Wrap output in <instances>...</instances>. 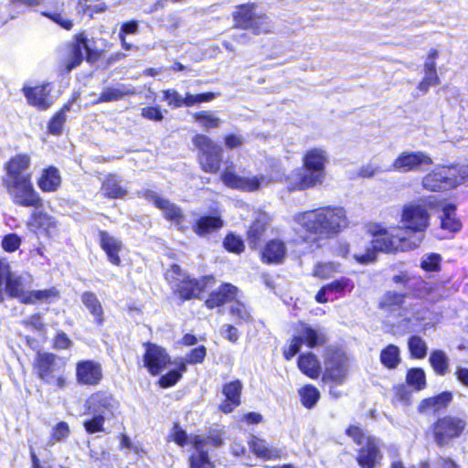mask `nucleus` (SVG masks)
I'll list each match as a JSON object with an SVG mask.
<instances>
[{"label":"nucleus","mask_w":468,"mask_h":468,"mask_svg":"<svg viewBox=\"0 0 468 468\" xmlns=\"http://www.w3.org/2000/svg\"><path fill=\"white\" fill-rule=\"evenodd\" d=\"M327 153L320 147L307 149L302 156V165L285 176L282 167L271 164L266 175L242 176L230 163L220 175L221 183L228 188L253 193L275 182H284L289 192L304 191L322 185L326 176Z\"/></svg>","instance_id":"nucleus-1"},{"label":"nucleus","mask_w":468,"mask_h":468,"mask_svg":"<svg viewBox=\"0 0 468 468\" xmlns=\"http://www.w3.org/2000/svg\"><path fill=\"white\" fill-rule=\"evenodd\" d=\"M31 165V156L27 153L12 155L4 164L2 185L13 204L35 209L30 214L28 226L37 230H48L55 227V222L51 216L39 210L44 207V200L34 186Z\"/></svg>","instance_id":"nucleus-2"},{"label":"nucleus","mask_w":468,"mask_h":468,"mask_svg":"<svg viewBox=\"0 0 468 468\" xmlns=\"http://www.w3.org/2000/svg\"><path fill=\"white\" fill-rule=\"evenodd\" d=\"M399 229V226L387 228L381 223L371 224L367 229L372 238L371 244L366 248L365 252L354 254V261L360 265H368L377 261L378 252L396 254L417 249L419 243L411 240L410 237L394 233Z\"/></svg>","instance_id":"nucleus-3"},{"label":"nucleus","mask_w":468,"mask_h":468,"mask_svg":"<svg viewBox=\"0 0 468 468\" xmlns=\"http://www.w3.org/2000/svg\"><path fill=\"white\" fill-rule=\"evenodd\" d=\"M296 221L309 234L331 239L348 227L346 211L343 207L325 206L304 211L296 217Z\"/></svg>","instance_id":"nucleus-4"},{"label":"nucleus","mask_w":468,"mask_h":468,"mask_svg":"<svg viewBox=\"0 0 468 468\" xmlns=\"http://www.w3.org/2000/svg\"><path fill=\"white\" fill-rule=\"evenodd\" d=\"M165 280L171 287L172 295L181 303L200 299L207 285L216 282L213 274L204 275L197 279L184 272L177 263H172L164 273Z\"/></svg>","instance_id":"nucleus-5"},{"label":"nucleus","mask_w":468,"mask_h":468,"mask_svg":"<svg viewBox=\"0 0 468 468\" xmlns=\"http://www.w3.org/2000/svg\"><path fill=\"white\" fill-rule=\"evenodd\" d=\"M192 144L197 149V162L201 171L207 174L221 175L232 161L224 162V150L221 145L211 137L204 133H196L192 136ZM237 171V166H235ZM238 174V172H236ZM221 181V179L219 178Z\"/></svg>","instance_id":"nucleus-6"},{"label":"nucleus","mask_w":468,"mask_h":468,"mask_svg":"<svg viewBox=\"0 0 468 468\" xmlns=\"http://www.w3.org/2000/svg\"><path fill=\"white\" fill-rule=\"evenodd\" d=\"M66 53L60 58L58 67L62 73H69L80 66L83 60L93 64L102 58L103 50L93 48L90 46L85 31H80L73 35L70 41L66 43Z\"/></svg>","instance_id":"nucleus-7"},{"label":"nucleus","mask_w":468,"mask_h":468,"mask_svg":"<svg viewBox=\"0 0 468 468\" xmlns=\"http://www.w3.org/2000/svg\"><path fill=\"white\" fill-rule=\"evenodd\" d=\"M468 177V167L437 165L421 178V186L429 192H445L456 188Z\"/></svg>","instance_id":"nucleus-8"},{"label":"nucleus","mask_w":468,"mask_h":468,"mask_svg":"<svg viewBox=\"0 0 468 468\" xmlns=\"http://www.w3.org/2000/svg\"><path fill=\"white\" fill-rule=\"evenodd\" d=\"M429 431L434 443L439 448H443L468 432V420L465 416L445 414L432 421Z\"/></svg>","instance_id":"nucleus-9"},{"label":"nucleus","mask_w":468,"mask_h":468,"mask_svg":"<svg viewBox=\"0 0 468 468\" xmlns=\"http://www.w3.org/2000/svg\"><path fill=\"white\" fill-rule=\"evenodd\" d=\"M66 362L52 352L38 351L32 363V368L42 382L53 385L58 389H63L67 386V378L63 375Z\"/></svg>","instance_id":"nucleus-10"},{"label":"nucleus","mask_w":468,"mask_h":468,"mask_svg":"<svg viewBox=\"0 0 468 468\" xmlns=\"http://www.w3.org/2000/svg\"><path fill=\"white\" fill-rule=\"evenodd\" d=\"M258 5L247 2L235 6L231 13L233 28L250 30L254 35L271 33L270 19L266 13H257Z\"/></svg>","instance_id":"nucleus-11"},{"label":"nucleus","mask_w":468,"mask_h":468,"mask_svg":"<svg viewBox=\"0 0 468 468\" xmlns=\"http://www.w3.org/2000/svg\"><path fill=\"white\" fill-rule=\"evenodd\" d=\"M431 215L428 208L419 203H407L401 207L399 227L408 236H417L420 244L423 237L430 227Z\"/></svg>","instance_id":"nucleus-12"},{"label":"nucleus","mask_w":468,"mask_h":468,"mask_svg":"<svg viewBox=\"0 0 468 468\" xmlns=\"http://www.w3.org/2000/svg\"><path fill=\"white\" fill-rule=\"evenodd\" d=\"M295 330L297 335L290 339L288 346L282 347V356L286 361H290L298 354L303 345L309 348H314L325 345L327 341L326 335L323 332L317 331L305 322L299 321Z\"/></svg>","instance_id":"nucleus-13"},{"label":"nucleus","mask_w":468,"mask_h":468,"mask_svg":"<svg viewBox=\"0 0 468 468\" xmlns=\"http://www.w3.org/2000/svg\"><path fill=\"white\" fill-rule=\"evenodd\" d=\"M348 357L343 350L340 348L328 349L324 356L322 381L335 386L345 383L348 373Z\"/></svg>","instance_id":"nucleus-14"},{"label":"nucleus","mask_w":468,"mask_h":468,"mask_svg":"<svg viewBox=\"0 0 468 468\" xmlns=\"http://www.w3.org/2000/svg\"><path fill=\"white\" fill-rule=\"evenodd\" d=\"M143 347V366L151 376H159L172 364V357L164 346L146 341Z\"/></svg>","instance_id":"nucleus-15"},{"label":"nucleus","mask_w":468,"mask_h":468,"mask_svg":"<svg viewBox=\"0 0 468 468\" xmlns=\"http://www.w3.org/2000/svg\"><path fill=\"white\" fill-rule=\"evenodd\" d=\"M433 165L431 156L422 151H403L392 162L391 169L399 173L418 172Z\"/></svg>","instance_id":"nucleus-16"},{"label":"nucleus","mask_w":468,"mask_h":468,"mask_svg":"<svg viewBox=\"0 0 468 468\" xmlns=\"http://www.w3.org/2000/svg\"><path fill=\"white\" fill-rule=\"evenodd\" d=\"M354 290V281L349 277L342 276L324 284L315 293L314 299L318 303H326L329 301L343 298Z\"/></svg>","instance_id":"nucleus-17"},{"label":"nucleus","mask_w":468,"mask_h":468,"mask_svg":"<svg viewBox=\"0 0 468 468\" xmlns=\"http://www.w3.org/2000/svg\"><path fill=\"white\" fill-rule=\"evenodd\" d=\"M383 461L378 439L367 436L365 443L357 450L356 462L360 468H378Z\"/></svg>","instance_id":"nucleus-18"},{"label":"nucleus","mask_w":468,"mask_h":468,"mask_svg":"<svg viewBox=\"0 0 468 468\" xmlns=\"http://www.w3.org/2000/svg\"><path fill=\"white\" fill-rule=\"evenodd\" d=\"M119 407V401L111 393L98 390L89 397L86 410L89 413L103 414L106 418H113Z\"/></svg>","instance_id":"nucleus-19"},{"label":"nucleus","mask_w":468,"mask_h":468,"mask_svg":"<svg viewBox=\"0 0 468 468\" xmlns=\"http://www.w3.org/2000/svg\"><path fill=\"white\" fill-rule=\"evenodd\" d=\"M76 381L80 386L96 387L103 378L102 367L92 359H82L76 363Z\"/></svg>","instance_id":"nucleus-20"},{"label":"nucleus","mask_w":468,"mask_h":468,"mask_svg":"<svg viewBox=\"0 0 468 468\" xmlns=\"http://www.w3.org/2000/svg\"><path fill=\"white\" fill-rule=\"evenodd\" d=\"M241 292L239 287L231 282H222L217 289L211 291L204 301V305L208 310L223 307L239 299Z\"/></svg>","instance_id":"nucleus-21"},{"label":"nucleus","mask_w":468,"mask_h":468,"mask_svg":"<svg viewBox=\"0 0 468 468\" xmlns=\"http://www.w3.org/2000/svg\"><path fill=\"white\" fill-rule=\"evenodd\" d=\"M28 105L38 111H47L53 104L48 84L42 83L35 86H24L21 89Z\"/></svg>","instance_id":"nucleus-22"},{"label":"nucleus","mask_w":468,"mask_h":468,"mask_svg":"<svg viewBox=\"0 0 468 468\" xmlns=\"http://www.w3.org/2000/svg\"><path fill=\"white\" fill-rule=\"evenodd\" d=\"M243 384L239 379L226 382L222 386L221 392L224 399L218 405V410L224 414H229L241 405Z\"/></svg>","instance_id":"nucleus-23"},{"label":"nucleus","mask_w":468,"mask_h":468,"mask_svg":"<svg viewBox=\"0 0 468 468\" xmlns=\"http://www.w3.org/2000/svg\"><path fill=\"white\" fill-rule=\"evenodd\" d=\"M247 443L250 452L261 461H277L286 455L282 449L270 445L266 440L256 435H250Z\"/></svg>","instance_id":"nucleus-24"},{"label":"nucleus","mask_w":468,"mask_h":468,"mask_svg":"<svg viewBox=\"0 0 468 468\" xmlns=\"http://www.w3.org/2000/svg\"><path fill=\"white\" fill-rule=\"evenodd\" d=\"M190 443L195 451L187 458L188 468H216L215 462L205 449V441L201 435L192 436Z\"/></svg>","instance_id":"nucleus-25"},{"label":"nucleus","mask_w":468,"mask_h":468,"mask_svg":"<svg viewBox=\"0 0 468 468\" xmlns=\"http://www.w3.org/2000/svg\"><path fill=\"white\" fill-rule=\"evenodd\" d=\"M287 257L286 243L280 239H269L261 248L260 259L267 265H279L284 262Z\"/></svg>","instance_id":"nucleus-26"},{"label":"nucleus","mask_w":468,"mask_h":468,"mask_svg":"<svg viewBox=\"0 0 468 468\" xmlns=\"http://www.w3.org/2000/svg\"><path fill=\"white\" fill-rule=\"evenodd\" d=\"M438 58L439 51L436 48H431L423 66L424 77L418 84V89L422 93H426L430 87L440 84V78L436 69V60Z\"/></svg>","instance_id":"nucleus-27"},{"label":"nucleus","mask_w":468,"mask_h":468,"mask_svg":"<svg viewBox=\"0 0 468 468\" xmlns=\"http://www.w3.org/2000/svg\"><path fill=\"white\" fill-rule=\"evenodd\" d=\"M99 245L105 252L108 261L114 266L122 265L120 252L122 250V240L112 237L107 231L100 230L98 233Z\"/></svg>","instance_id":"nucleus-28"},{"label":"nucleus","mask_w":468,"mask_h":468,"mask_svg":"<svg viewBox=\"0 0 468 468\" xmlns=\"http://www.w3.org/2000/svg\"><path fill=\"white\" fill-rule=\"evenodd\" d=\"M452 393L451 391H442L437 395L425 398L418 405L419 413H439L447 410L452 401Z\"/></svg>","instance_id":"nucleus-29"},{"label":"nucleus","mask_w":468,"mask_h":468,"mask_svg":"<svg viewBox=\"0 0 468 468\" xmlns=\"http://www.w3.org/2000/svg\"><path fill=\"white\" fill-rule=\"evenodd\" d=\"M37 185L43 193L58 191L62 185V177L58 168L53 165L43 168L37 179Z\"/></svg>","instance_id":"nucleus-30"},{"label":"nucleus","mask_w":468,"mask_h":468,"mask_svg":"<svg viewBox=\"0 0 468 468\" xmlns=\"http://www.w3.org/2000/svg\"><path fill=\"white\" fill-rule=\"evenodd\" d=\"M224 226V221L218 214H205L197 218L192 225V230L194 233L204 238L217 232Z\"/></svg>","instance_id":"nucleus-31"},{"label":"nucleus","mask_w":468,"mask_h":468,"mask_svg":"<svg viewBox=\"0 0 468 468\" xmlns=\"http://www.w3.org/2000/svg\"><path fill=\"white\" fill-rule=\"evenodd\" d=\"M65 3L62 0H55L50 3L49 8L40 12V15L50 21L54 22L61 28L70 31L74 23L73 20L69 18L64 11Z\"/></svg>","instance_id":"nucleus-32"},{"label":"nucleus","mask_w":468,"mask_h":468,"mask_svg":"<svg viewBox=\"0 0 468 468\" xmlns=\"http://www.w3.org/2000/svg\"><path fill=\"white\" fill-rule=\"evenodd\" d=\"M407 292H400L394 290L386 291L378 303V308L388 313H394L404 309Z\"/></svg>","instance_id":"nucleus-33"},{"label":"nucleus","mask_w":468,"mask_h":468,"mask_svg":"<svg viewBox=\"0 0 468 468\" xmlns=\"http://www.w3.org/2000/svg\"><path fill=\"white\" fill-rule=\"evenodd\" d=\"M157 201L158 204H156V208L163 212L164 218L168 222L175 224L180 229H183L182 225L185 222L186 217L182 208L167 198Z\"/></svg>","instance_id":"nucleus-34"},{"label":"nucleus","mask_w":468,"mask_h":468,"mask_svg":"<svg viewBox=\"0 0 468 468\" xmlns=\"http://www.w3.org/2000/svg\"><path fill=\"white\" fill-rule=\"evenodd\" d=\"M299 370L312 379H317L321 373V365L317 356L312 352L299 355L297 358Z\"/></svg>","instance_id":"nucleus-35"},{"label":"nucleus","mask_w":468,"mask_h":468,"mask_svg":"<svg viewBox=\"0 0 468 468\" xmlns=\"http://www.w3.org/2000/svg\"><path fill=\"white\" fill-rule=\"evenodd\" d=\"M80 299L84 306L93 316L95 324L101 326L105 322V316L102 304L96 293L91 291H85L81 293Z\"/></svg>","instance_id":"nucleus-36"},{"label":"nucleus","mask_w":468,"mask_h":468,"mask_svg":"<svg viewBox=\"0 0 468 468\" xmlns=\"http://www.w3.org/2000/svg\"><path fill=\"white\" fill-rule=\"evenodd\" d=\"M440 219V227L443 230L456 233L462 229L463 224L456 217V206L453 203H447L443 206Z\"/></svg>","instance_id":"nucleus-37"},{"label":"nucleus","mask_w":468,"mask_h":468,"mask_svg":"<svg viewBox=\"0 0 468 468\" xmlns=\"http://www.w3.org/2000/svg\"><path fill=\"white\" fill-rule=\"evenodd\" d=\"M59 298V291L56 287H50L48 289L27 292L22 296L20 302L25 304H34L37 303H51Z\"/></svg>","instance_id":"nucleus-38"},{"label":"nucleus","mask_w":468,"mask_h":468,"mask_svg":"<svg viewBox=\"0 0 468 468\" xmlns=\"http://www.w3.org/2000/svg\"><path fill=\"white\" fill-rule=\"evenodd\" d=\"M267 230V222L263 218H255L246 232L248 243L252 250L259 248Z\"/></svg>","instance_id":"nucleus-39"},{"label":"nucleus","mask_w":468,"mask_h":468,"mask_svg":"<svg viewBox=\"0 0 468 468\" xmlns=\"http://www.w3.org/2000/svg\"><path fill=\"white\" fill-rule=\"evenodd\" d=\"M101 193L108 199H119L126 196L127 191L113 175H109L101 186Z\"/></svg>","instance_id":"nucleus-40"},{"label":"nucleus","mask_w":468,"mask_h":468,"mask_svg":"<svg viewBox=\"0 0 468 468\" xmlns=\"http://www.w3.org/2000/svg\"><path fill=\"white\" fill-rule=\"evenodd\" d=\"M340 263L335 261H318L312 270L311 275L319 280H330L340 272Z\"/></svg>","instance_id":"nucleus-41"},{"label":"nucleus","mask_w":468,"mask_h":468,"mask_svg":"<svg viewBox=\"0 0 468 468\" xmlns=\"http://www.w3.org/2000/svg\"><path fill=\"white\" fill-rule=\"evenodd\" d=\"M300 402L306 410L315 407L321 398L319 389L313 384H304L298 389Z\"/></svg>","instance_id":"nucleus-42"},{"label":"nucleus","mask_w":468,"mask_h":468,"mask_svg":"<svg viewBox=\"0 0 468 468\" xmlns=\"http://www.w3.org/2000/svg\"><path fill=\"white\" fill-rule=\"evenodd\" d=\"M380 363L388 369H395L401 362L399 348L394 344H388L379 355Z\"/></svg>","instance_id":"nucleus-43"},{"label":"nucleus","mask_w":468,"mask_h":468,"mask_svg":"<svg viewBox=\"0 0 468 468\" xmlns=\"http://www.w3.org/2000/svg\"><path fill=\"white\" fill-rule=\"evenodd\" d=\"M406 384L415 391H420L426 388V374L421 367H411L406 373Z\"/></svg>","instance_id":"nucleus-44"},{"label":"nucleus","mask_w":468,"mask_h":468,"mask_svg":"<svg viewBox=\"0 0 468 468\" xmlns=\"http://www.w3.org/2000/svg\"><path fill=\"white\" fill-rule=\"evenodd\" d=\"M408 289V297L418 300L427 299L434 292V288L421 277H418Z\"/></svg>","instance_id":"nucleus-45"},{"label":"nucleus","mask_w":468,"mask_h":468,"mask_svg":"<svg viewBox=\"0 0 468 468\" xmlns=\"http://www.w3.org/2000/svg\"><path fill=\"white\" fill-rule=\"evenodd\" d=\"M429 362L434 372L439 376H444L449 370L448 356L441 349H435L431 352Z\"/></svg>","instance_id":"nucleus-46"},{"label":"nucleus","mask_w":468,"mask_h":468,"mask_svg":"<svg viewBox=\"0 0 468 468\" xmlns=\"http://www.w3.org/2000/svg\"><path fill=\"white\" fill-rule=\"evenodd\" d=\"M134 90L126 89L122 86L121 89L107 87L100 93L96 103L116 101L122 99L126 95H133Z\"/></svg>","instance_id":"nucleus-47"},{"label":"nucleus","mask_w":468,"mask_h":468,"mask_svg":"<svg viewBox=\"0 0 468 468\" xmlns=\"http://www.w3.org/2000/svg\"><path fill=\"white\" fill-rule=\"evenodd\" d=\"M408 349L410 357L413 359H422L428 353L426 342L417 335H413L408 339Z\"/></svg>","instance_id":"nucleus-48"},{"label":"nucleus","mask_w":468,"mask_h":468,"mask_svg":"<svg viewBox=\"0 0 468 468\" xmlns=\"http://www.w3.org/2000/svg\"><path fill=\"white\" fill-rule=\"evenodd\" d=\"M226 439V431L223 428L209 427L206 432V437H203L205 446L209 445L213 448H220L224 445Z\"/></svg>","instance_id":"nucleus-49"},{"label":"nucleus","mask_w":468,"mask_h":468,"mask_svg":"<svg viewBox=\"0 0 468 468\" xmlns=\"http://www.w3.org/2000/svg\"><path fill=\"white\" fill-rule=\"evenodd\" d=\"M106 416L103 414H96L83 420L82 426L88 434H95L104 431V424Z\"/></svg>","instance_id":"nucleus-50"},{"label":"nucleus","mask_w":468,"mask_h":468,"mask_svg":"<svg viewBox=\"0 0 468 468\" xmlns=\"http://www.w3.org/2000/svg\"><path fill=\"white\" fill-rule=\"evenodd\" d=\"M5 289L7 292L8 296L16 298H22L23 291H22V282L19 277L14 275L12 270L9 271V274L4 280Z\"/></svg>","instance_id":"nucleus-51"},{"label":"nucleus","mask_w":468,"mask_h":468,"mask_svg":"<svg viewBox=\"0 0 468 468\" xmlns=\"http://www.w3.org/2000/svg\"><path fill=\"white\" fill-rule=\"evenodd\" d=\"M229 314L237 319L238 323H250L252 321V317L247 305L239 301L233 302L229 307Z\"/></svg>","instance_id":"nucleus-52"},{"label":"nucleus","mask_w":468,"mask_h":468,"mask_svg":"<svg viewBox=\"0 0 468 468\" xmlns=\"http://www.w3.org/2000/svg\"><path fill=\"white\" fill-rule=\"evenodd\" d=\"M442 258L437 252L428 253L420 263V267L426 272H438L441 270Z\"/></svg>","instance_id":"nucleus-53"},{"label":"nucleus","mask_w":468,"mask_h":468,"mask_svg":"<svg viewBox=\"0 0 468 468\" xmlns=\"http://www.w3.org/2000/svg\"><path fill=\"white\" fill-rule=\"evenodd\" d=\"M194 119L206 129L218 128L221 121L218 117L207 111H200L193 114Z\"/></svg>","instance_id":"nucleus-54"},{"label":"nucleus","mask_w":468,"mask_h":468,"mask_svg":"<svg viewBox=\"0 0 468 468\" xmlns=\"http://www.w3.org/2000/svg\"><path fill=\"white\" fill-rule=\"evenodd\" d=\"M224 248L229 251L240 254L245 250V245L240 237L230 232L228 233L223 239Z\"/></svg>","instance_id":"nucleus-55"},{"label":"nucleus","mask_w":468,"mask_h":468,"mask_svg":"<svg viewBox=\"0 0 468 468\" xmlns=\"http://www.w3.org/2000/svg\"><path fill=\"white\" fill-rule=\"evenodd\" d=\"M169 441H174L179 447H185L190 442L186 431L182 429L178 422L173 423L172 431L168 437Z\"/></svg>","instance_id":"nucleus-56"},{"label":"nucleus","mask_w":468,"mask_h":468,"mask_svg":"<svg viewBox=\"0 0 468 468\" xmlns=\"http://www.w3.org/2000/svg\"><path fill=\"white\" fill-rule=\"evenodd\" d=\"M22 244V239L16 233H8L1 240V247L4 251L12 253L16 251Z\"/></svg>","instance_id":"nucleus-57"},{"label":"nucleus","mask_w":468,"mask_h":468,"mask_svg":"<svg viewBox=\"0 0 468 468\" xmlns=\"http://www.w3.org/2000/svg\"><path fill=\"white\" fill-rule=\"evenodd\" d=\"M70 435V429L66 421L58 422L51 430L50 440L54 442H60L68 439Z\"/></svg>","instance_id":"nucleus-58"},{"label":"nucleus","mask_w":468,"mask_h":468,"mask_svg":"<svg viewBox=\"0 0 468 468\" xmlns=\"http://www.w3.org/2000/svg\"><path fill=\"white\" fill-rule=\"evenodd\" d=\"M394 402H399L405 405L410 404L411 392L404 383L397 384L392 387Z\"/></svg>","instance_id":"nucleus-59"},{"label":"nucleus","mask_w":468,"mask_h":468,"mask_svg":"<svg viewBox=\"0 0 468 468\" xmlns=\"http://www.w3.org/2000/svg\"><path fill=\"white\" fill-rule=\"evenodd\" d=\"M73 345L71 339L68 335L62 331H57L51 340V346L54 350H67L69 349Z\"/></svg>","instance_id":"nucleus-60"},{"label":"nucleus","mask_w":468,"mask_h":468,"mask_svg":"<svg viewBox=\"0 0 468 468\" xmlns=\"http://www.w3.org/2000/svg\"><path fill=\"white\" fill-rule=\"evenodd\" d=\"M66 120V116H62L55 112L48 122V133L56 136L60 135L63 132Z\"/></svg>","instance_id":"nucleus-61"},{"label":"nucleus","mask_w":468,"mask_h":468,"mask_svg":"<svg viewBox=\"0 0 468 468\" xmlns=\"http://www.w3.org/2000/svg\"><path fill=\"white\" fill-rule=\"evenodd\" d=\"M207 356V347L203 345L197 346L186 355V362L190 365L202 364Z\"/></svg>","instance_id":"nucleus-62"},{"label":"nucleus","mask_w":468,"mask_h":468,"mask_svg":"<svg viewBox=\"0 0 468 468\" xmlns=\"http://www.w3.org/2000/svg\"><path fill=\"white\" fill-rule=\"evenodd\" d=\"M181 378L178 371L171 369L158 378L157 385L162 388H169L176 385Z\"/></svg>","instance_id":"nucleus-63"},{"label":"nucleus","mask_w":468,"mask_h":468,"mask_svg":"<svg viewBox=\"0 0 468 468\" xmlns=\"http://www.w3.org/2000/svg\"><path fill=\"white\" fill-rule=\"evenodd\" d=\"M141 116L153 122H161L164 120L162 109L158 105L142 108Z\"/></svg>","instance_id":"nucleus-64"}]
</instances>
